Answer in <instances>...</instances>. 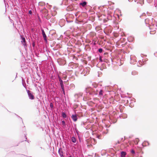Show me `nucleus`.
<instances>
[{"mask_svg":"<svg viewBox=\"0 0 157 157\" xmlns=\"http://www.w3.org/2000/svg\"><path fill=\"white\" fill-rule=\"evenodd\" d=\"M150 33L151 34V32H150Z\"/></svg>","mask_w":157,"mask_h":157,"instance_id":"obj_51","label":"nucleus"},{"mask_svg":"<svg viewBox=\"0 0 157 157\" xmlns=\"http://www.w3.org/2000/svg\"><path fill=\"white\" fill-rule=\"evenodd\" d=\"M50 107L51 108H52L53 107V105L52 102L50 103Z\"/></svg>","mask_w":157,"mask_h":157,"instance_id":"obj_27","label":"nucleus"},{"mask_svg":"<svg viewBox=\"0 0 157 157\" xmlns=\"http://www.w3.org/2000/svg\"><path fill=\"white\" fill-rule=\"evenodd\" d=\"M119 140H120V141H121V142H122H122H123L124 141V139L123 138H121L120 139H119Z\"/></svg>","mask_w":157,"mask_h":157,"instance_id":"obj_30","label":"nucleus"},{"mask_svg":"<svg viewBox=\"0 0 157 157\" xmlns=\"http://www.w3.org/2000/svg\"><path fill=\"white\" fill-rule=\"evenodd\" d=\"M131 153L132 154H135V151L133 150H132L131 151Z\"/></svg>","mask_w":157,"mask_h":157,"instance_id":"obj_32","label":"nucleus"},{"mask_svg":"<svg viewBox=\"0 0 157 157\" xmlns=\"http://www.w3.org/2000/svg\"><path fill=\"white\" fill-rule=\"evenodd\" d=\"M62 91H63V94L64 95H65V92L64 89H62Z\"/></svg>","mask_w":157,"mask_h":157,"instance_id":"obj_36","label":"nucleus"},{"mask_svg":"<svg viewBox=\"0 0 157 157\" xmlns=\"http://www.w3.org/2000/svg\"><path fill=\"white\" fill-rule=\"evenodd\" d=\"M75 132L76 133V134H77L78 136H80L79 134V132L78 130L76 128H75Z\"/></svg>","mask_w":157,"mask_h":157,"instance_id":"obj_20","label":"nucleus"},{"mask_svg":"<svg viewBox=\"0 0 157 157\" xmlns=\"http://www.w3.org/2000/svg\"><path fill=\"white\" fill-rule=\"evenodd\" d=\"M60 85L62 89H64L63 83H60Z\"/></svg>","mask_w":157,"mask_h":157,"instance_id":"obj_21","label":"nucleus"},{"mask_svg":"<svg viewBox=\"0 0 157 157\" xmlns=\"http://www.w3.org/2000/svg\"><path fill=\"white\" fill-rule=\"evenodd\" d=\"M58 152L60 157L63 156V152L62 151V149L61 148L59 149V150L58 151Z\"/></svg>","mask_w":157,"mask_h":157,"instance_id":"obj_11","label":"nucleus"},{"mask_svg":"<svg viewBox=\"0 0 157 157\" xmlns=\"http://www.w3.org/2000/svg\"><path fill=\"white\" fill-rule=\"evenodd\" d=\"M103 50V49L102 48H99L98 49V51L99 53H102Z\"/></svg>","mask_w":157,"mask_h":157,"instance_id":"obj_24","label":"nucleus"},{"mask_svg":"<svg viewBox=\"0 0 157 157\" xmlns=\"http://www.w3.org/2000/svg\"><path fill=\"white\" fill-rule=\"evenodd\" d=\"M138 74V72L136 71H132V75H136Z\"/></svg>","mask_w":157,"mask_h":157,"instance_id":"obj_18","label":"nucleus"},{"mask_svg":"<svg viewBox=\"0 0 157 157\" xmlns=\"http://www.w3.org/2000/svg\"><path fill=\"white\" fill-rule=\"evenodd\" d=\"M92 86L93 88L90 86L86 87L85 91L87 94H89L90 95H92L93 96L98 94V92L99 88L98 85L96 83H93Z\"/></svg>","mask_w":157,"mask_h":157,"instance_id":"obj_1","label":"nucleus"},{"mask_svg":"<svg viewBox=\"0 0 157 157\" xmlns=\"http://www.w3.org/2000/svg\"><path fill=\"white\" fill-rule=\"evenodd\" d=\"M28 97L29 99L33 100L34 99V95L31 93V92L29 90H27Z\"/></svg>","mask_w":157,"mask_h":157,"instance_id":"obj_2","label":"nucleus"},{"mask_svg":"<svg viewBox=\"0 0 157 157\" xmlns=\"http://www.w3.org/2000/svg\"><path fill=\"white\" fill-rule=\"evenodd\" d=\"M100 90L99 93V95L100 97H101L103 95V93H104V91L102 89H99Z\"/></svg>","mask_w":157,"mask_h":157,"instance_id":"obj_12","label":"nucleus"},{"mask_svg":"<svg viewBox=\"0 0 157 157\" xmlns=\"http://www.w3.org/2000/svg\"><path fill=\"white\" fill-rule=\"evenodd\" d=\"M90 34H93V33H91Z\"/></svg>","mask_w":157,"mask_h":157,"instance_id":"obj_52","label":"nucleus"},{"mask_svg":"<svg viewBox=\"0 0 157 157\" xmlns=\"http://www.w3.org/2000/svg\"><path fill=\"white\" fill-rule=\"evenodd\" d=\"M82 93H79L76 94L75 95V98L78 99L82 98Z\"/></svg>","mask_w":157,"mask_h":157,"instance_id":"obj_6","label":"nucleus"},{"mask_svg":"<svg viewBox=\"0 0 157 157\" xmlns=\"http://www.w3.org/2000/svg\"><path fill=\"white\" fill-rule=\"evenodd\" d=\"M87 4V2L86 1H84L80 3V5L83 7L85 6Z\"/></svg>","mask_w":157,"mask_h":157,"instance_id":"obj_14","label":"nucleus"},{"mask_svg":"<svg viewBox=\"0 0 157 157\" xmlns=\"http://www.w3.org/2000/svg\"><path fill=\"white\" fill-rule=\"evenodd\" d=\"M33 47H34L35 46V43L34 42H33L32 44Z\"/></svg>","mask_w":157,"mask_h":157,"instance_id":"obj_33","label":"nucleus"},{"mask_svg":"<svg viewBox=\"0 0 157 157\" xmlns=\"http://www.w3.org/2000/svg\"><path fill=\"white\" fill-rule=\"evenodd\" d=\"M78 138L79 142H81V138L80 137V136H78Z\"/></svg>","mask_w":157,"mask_h":157,"instance_id":"obj_34","label":"nucleus"},{"mask_svg":"<svg viewBox=\"0 0 157 157\" xmlns=\"http://www.w3.org/2000/svg\"><path fill=\"white\" fill-rule=\"evenodd\" d=\"M134 1L135 2H136V0H134Z\"/></svg>","mask_w":157,"mask_h":157,"instance_id":"obj_47","label":"nucleus"},{"mask_svg":"<svg viewBox=\"0 0 157 157\" xmlns=\"http://www.w3.org/2000/svg\"><path fill=\"white\" fill-rule=\"evenodd\" d=\"M122 143V142H121V141H120V140H118L117 142V143H116V144H121Z\"/></svg>","mask_w":157,"mask_h":157,"instance_id":"obj_28","label":"nucleus"},{"mask_svg":"<svg viewBox=\"0 0 157 157\" xmlns=\"http://www.w3.org/2000/svg\"><path fill=\"white\" fill-rule=\"evenodd\" d=\"M58 63H59V65H63L62 64H61V63H59V61H58Z\"/></svg>","mask_w":157,"mask_h":157,"instance_id":"obj_43","label":"nucleus"},{"mask_svg":"<svg viewBox=\"0 0 157 157\" xmlns=\"http://www.w3.org/2000/svg\"><path fill=\"white\" fill-rule=\"evenodd\" d=\"M18 117L21 119V121H22V123H23V121H22V118H21V117H19V116H18Z\"/></svg>","mask_w":157,"mask_h":157,"instance_id":"obj_42","label":"nucleus"},{"mask_svg":"<svg viewBox=\"0 0 157 157\" xmlns=\"http://www.w3.org/2000/svg\"><path fill=\"white\" fill-rule=\"evenodd\" d=\"M71 117L74 121L76 122L77 121L78 117L77 116L76 114H72L71 116Z\"/></svg>","mask_w":157,"mask_h":157,"instance_id":"obj_4","label":"nucleus"},{"mask_svg":"<svg viewBox=\"0 0 157 157\" xmlns=\"http://www.w3.org/2000/svg\"><path fill=\"white\" fill-rule=\"evenodd\" d=\"M129 106L132 107L134 106V104L132 103H130L129 105Z\"/></svg>","mask_w":157,"mask_h":157,"instance_id":"obj_25","label":"nucleus"},{"mask_svg":"<svg viewBox=\"0 0 157 157\" xmlns=\"http://www.w3.org/2000/svg\"><path fill=\"white\" fill-rule=\"evenodd\" d=\"M68 3V1L67 0H63L62 1V4L67 5Z\"/></svg>","mask_w":157,"mask_h":157,"instance_id":"obj_13","label":"nucleus"},{"mask_svg":"<svg viewBox=\"0 0 157 157\" xmlns=\"http://www.w3.org/2000/svg\"><path fill=\"white\" fill-rule=\"evenodd\" d=\"M62 123L63 125L64 126H66V124L64 121L63 120L62 121Z\"/></svg>","mask_w":157,"mask_h":157,"instance_id":"obj_23","label":"nucleus"},{"mask_svg":"<svg viewBox=\"0 0 157 157\" xmlns=\"http://www.w3.org/2000/svg\"><path fill=\"white\" fill-rule=\"evenodd\" d=\"M131 61L130 63L133 64L136 61L135 59V57H130Z\"/></svg>","mask_w":157,"mask_h":157,"instance_id":"obj_9","label":"nucleus"},{"mask_svg":"<svg viewBox=\"0 0 157 157\" xmlns=\"http://www.w3.org/2000/svg\"><path fill=\"white\" fill-rule=\"evenodd\" d=\"M81 125L82 126L84 125H85V123L84 122H82L81 123Z\"/></svg>","mask_w":157,"mask_h":157,"instance_id":"obj_40","label":"nucleus"},{"mask_svg":"<svg viewBox=\"0 0 157 157\" xmlns=\"http://www.w3.org/2000/svg\"><path fill=\"white\" fill-rule=\"evenodd\" d=\"M154 55L156 57H157V52H155L154 54Z\"/></svg>","mask_w":157,"mask_h":157,"instance_id":"obj_39","label":"nucleus"},{"mask_svg":"<svg viewBox=\"0 0 157 157\" xmlns=\"http://www.w3.org/2000/svg\"><path fill=\"white\" fill-rule=\"evenodd\" d=\"M143 62H144L143 60H142V61H141V60H140L139 61V63L140 65H143Z\"/></svg>","mask_w":157,"mask_h":157,"instance_id":"obj_22","label":"nucleus"},{"mask_svg":"<svg viewBox=\"0 0 157 157\" xmlns=\"http://www.w3.org/2000/svg\"><path fill=\"white\" fill-rule=\"evenodd\" d=\"M41 32H42V36H43V37L44 38V40L46 43H47L48 42V41L47 40V36L45 33L44 32V30L42 29H41Z\"/></svg>","mask_w":157,"mask_h":157,"instance_id":"obj_3","label":"nucleus"},{"mask_svg":"<svg viewBox=\"0 0 157 157\" xmlns=\"http://www.w3.org/2000/svg\"><path fill=\"white\" fill-rule=\"evenodd\" d=\"M99 60L100 62H102V58L101 57H100L99 58Z\"/></svg>","mask_w":157,"mask_h":157,"instance_id":"obj_38","label":"nucleus"},{"mask_svg":"<svg viewBox=\"0 0 157 157\" xmlns=\"http://www.w3.org/2000/svg\"><path fill=\"white\" fill-rule=\"evenodd\" d=\"M126 155V153L125 151H122L121 152V157H125Z\"/></svg>","mask_w":157,"mask_h":157,"instance_id":"obj_15","label":"nucleus"},{"mask_svg":"<svg viewBox=\"0 0 157 157\" xmlns=\"http://www.w3.org/2000/svg\"><path fill=\"white\" fill-rule=\"evenodd\" d=\"M67 23H70L73 22V21L72 20H69L67 19Z\"/></svg>","mask_w":157,"mask_h":157,"instance_id":"obj_31","label":"nucleus"},{"mask_svg":"<svg viewBox=\"0 0 157 157\" xmlns=\"http://www.w3.org/2000/svg\"><path fill=\"white\" fill-rule=\"evenodd\" d=\"M73 85L74 86V85Z\"/></svg>","mask_w":157,"mask_h":157,"instance_id":"obj_53","label":"nucleus"},{"mask_svg":"<svg viewBox=\"0 0 157 157\" xmlns=\"http://www.w3.org/2000/svg\"><path fill=\"white\" fill-rule=\"evenodd\" d=\"M61 115L63 118H65L67 117V115L65 112H62Z\"/></svg>","mask_w":157,"mask_h":157,"instance_id":"obj_17","label":"nucleus"},{"mask_svg":"<svg viewBox=\"0 0 157 157\" xmlns=\"http://www.w3.org/2000/svg\"><path fill=\"white\" fill-rule=\"evenodd\" d=\"M58 79H59V82L60 84L62 83H63V81L62 80L61 77L59 76H58Z\"/></svg>","mask_w":157,"mask_h":157,"instance_id":"obj_19","label":"nucleus"},{"mask_svg":"<svg viewBox=\"0 0 157 157\" xmlns=\"http://www.w3.org/2000/svg\"><path fill=\"white\" fill-rule=\"evenodd\" d=\"M145 15H146V14H145V13H143L142 15H141V16H140V18H141V17H142V16H145Z\"/></svg>","mask_w":157,"mask_h":157,"instance_id":"obj_37","label":"nucleus"},{"mask_svg":"<svg viewBox=\"0 0 157 157\" xmlns=\"http://www.w3.org/2000/svg\"><path fill=\"white\" fill-rule=\"evenodd\" d=\"M151 0H149V1H150Z\"/></svg>","mask_w":157,"mask_h":157,"instance_id":"obj_55","label":"nucleus"},{"mask_svg":"<svg viewBox=\"0 0 157 157\" xmlns=\"http://www.w3.org/2000/svg\"><path fill=\"white\" fill-rule=\"evenodd\" d=\"M137 66H139V67H140V66H139V65H137Z\"/></svg>","mask_w":157,"mask_h":157,"instance_id":"obj_48","label":"nucleus"},{"mask_svg":"<svg viewBox=\"0 0 157 157\" xmlns=\"http://www.w3.org/2000/svg\"><path fill=\"white\" fill-rule=\"evenodd\" d=\"M25 136L26 137V136ZM26 139H27V137H26Z\"/></svg>","mask_w":157,"mask_h":157,"instance_id":"obj_49","label":"nucleus"},{"mask_svg":"<svg viewBox=\"0 0 157 157\" xmlns=\"http://www.w3.org/2000/svg\"><path fill=\"white\" fill-rule=\"evenodd\" d=\"M69 157H71V156H69Z\"/></svg>","mask_w":157,"mask_h":157,"instance_id":"obj_54","label":"nucleus"},{"mask_svg":"<svg viewBox=\"0 0 157 157\" xmlns=\"http://www.w3.org/2000/svg\"><path fill=\"white\" fill-rule=\"evenodd\" d=\"M138 138H137V139H136V141H138Z\"/></svg>","mask_w":157,"mask_h":157,"instance_id":"obj_44","label":"nucleus"},{"mask_svg":"<svg viewBox=\"0 0 157 157\" xmlns=\"http://www.w3.org/2000/svg\"><path fill=\"white\" fill-rule=\"evenodd\" d=\"M94 45H95L96 44H95V43H94Z\"/></svg>","mask_w":157,"mask_h":157,"instance_id":"obj_46","label":"nucleus"},{"mask_svg":"<svg viewBox=\"0 0 157 157\" xmlns=\"http://www.w3.org/2000/svg\"><path fill=\"white\" fill-rule=\"evenodd\" d=\"M142 145L143 146H147L149 145V143L147 141H144L142 144Z\"/></svg>","mask_w":157,"mask_h":157,"instance_id":"obj_7","label":"nucleus"},{"mask_svg":"<svg viewBox=\"0 0 157 157\" xmlns=\"http://www.w3.org/2000/svg\"><path fill=\"white\" fill-rule=\"evenodd\" d=\"M50 21L52 23H53L54 21V18H51L50 19Z\"/></svg>","mask_w":157,"mask_h":157,"instance_id":"obj_26","label":"nucleus"},{"mask_svg":"<svg viewBox=\"0 0 157 157\" xmlns=\"http://www.w3.org/2000/svg\"><path fill=\"white\" fill-rule=\"evenodd\" d=\"M128 0L129 2H130L132 1L133 0Z\"/></svg>","mask_w":157,"mask_h":157,"instance_id":"obj_45","label":"nucleus"},{"mask_svg":"<svg viewBox=\"0 0 157 157\" xmlns=\"http://www.w3.org/2000/svg\"><path fill=\"white\" fill-rule=\"evenodd\" d=\"M29 157H31V156H30Z\"/></svg>","mask_w":157,"mask_h":157,"instance_id":"obj_56","label":"nucleus"},{"mask_svg":"<svg viewBox=\"0 0 157 157\" xmlns=\"http://www.w3.org/2000/svg\"><path fill=\"white\" fill-rule=\"evenodd\" d=\"M97 137L98 138V139H101V136L100 135H98L97 136Z\"/></svg>","mask_w":157,"mask_h":157,"instance_id":"obj_41","label":"nucleus"},{"mask_svg":"<svg viewBox=\"0 0 157 157\" xmlns=\"http://www.w3.org/2000/svg\"><path fill=\"white\" fill-rule=\"evenodd\" d=\"M72 141L74 143H75L76 142V138L74 136H72L71 138Z\"/></svg>","mask_w":157,"mask_h":157,"instance_id":"obj_16","label":"nucleus"},{"mask_svg":"<svg viewBox=\"0 0 157 157\" xmlns=\"http://www.w3.org/2000/svg\"><path fill=\"white\" fill-rule=\"evenodd\" d=\"M61 157H64V156H61Z\"/></svg>","mask_w":157,"mask_h":157,"instance_id":"obj_50","label":"nucleus"},{"mask_svg":"<svg viewBox=\"0 0 157 157\" xmlns=\"http://www.w3.org/2000/svg\"><path fill=\"white\" fill-rule=\"evenodd\" d=\"M80 72L81 74L83 75L84 76L86 74L88 73V72H87V71L86 68L81 69L80 70Z\"/></svg>","mask_w":157,"mask_h":157,"instance_id":"obj_5","label":"nucleus"},{"mask_svg":"<svg viewBox=\"0 0 157 157\" xmlns=\"http://www.w3.org/2000/svg\"><path fill=\"white\" fill-rule=\"evenodd\" d=\"M22 84L23 86L26 89V85L25 84V83L22 82Z\"/></svg>","mask_w":157,"mask_h":157,"instance_id":"obj_29","label":"nucleus"},{"mask_svg":"<svg viewBox=\"0 0 157 157\" xmlns=\"http://www.w3.org/2000/svg\"><path fill=\"white\" fill-rule=\"evenodd\" d=\"M152 19H151V20H150L149 18H147L145 19V22L146 24H149L151 22V20Z\"/></svg>","mask_w":157,"mask_h":157,"instance_id":"obj_8","label":"nucleus"},{"mask_svg":"<svg viewBox=\"0 0 157 157\" xmlns=\"http://www.w3.org/2000/svg\"><path fill=\"white\" fill-rule=\"evenodd\" d=\"M23 44L24 45V46H26V43L25 38L24 37H22V40L21 41Z\"/></svg>","mask_w":157,"mask_h":157,"instance_id":"obj_10","label":"nucleus"},{"mask_svg":"<svg viewBox=\"0 0 157 157\" xmlns=\"http://www.w3.org/2000/svg\"><path fill=\"white\" fill-rule=\"evenodd\" d=\"M29 13L31 15L32 14V11L31 10H30L29 11Z\"/></svg>","mask_w":157,"mask_h":157,"instance_id":"obj_35","label":"nucleus"}]
</instances>
